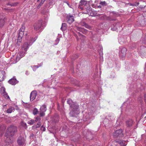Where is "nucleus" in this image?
I'll return each instance as SVG.
<instances>
[{"mask_svg":"<svg viewBox=\"0 0 146 146\" xmlns=\"http://www.w3.org/2000/svg\"><path fill=\"white\" fill-rule=\"evenodd\" d=\"M137 4H135L133 3H130L129 5L131 6H137L139 4V3H137Z\"/></svg>","mask_w":146,"mask_h":146,"instance_id":"37","label":"nucleus"},{"mask_svg":"<svg viewBox=\"0 0 146 146\" xmlns=\"http://www.w3.org/2000/svg\"><path fill=\"white\" fill-rule=\"evenodd\" d=\"M88 2L90 4L91 3H92V0H90ZM90 5V4L89 5Z\"/></svg>","mask_w":146,"mask_h":146,"instance_id":"48","label":"nucleus"},{"mask_svg":"<svg viewBox=\"0 0 146 146\" xmlns=\"http://www.w3.org/2000/svg\"><path fill=\"white\" fill-rule=\"evenodd\" d=\"M64 2L65 3H66L69 6V7L71 8H73L72 7V5H70L69 3L67 1H64Z\"/></svg>","mask_w":146,"mask_h":146,"instance_id":"36","label":"nucleus"},{"mask_svg":"<svg viewBox=\"0 0 146 146\" xmlns=\"http://www.w3.org/2000/svg\"><path fill=\"white\" fill-rule=\"evenodd\" d=\"M128 102L127 101L126 102H124L122 106L121 107V108H126V106H127L126 105H127V103Z\"/></svg>","mask_w":146,"mask_h":146,"instance_id":"29","label":"nucleus"},{"mask_svg":"<svg viewBox=\"0 0 146 146\" xmlns=\"http://www.w3.org/2000/svg\"><path fill=\"white\" fill-rule=\"evenodd\" d=\"M61 29L62 31H65L67 29V25L65 23H63L62 24V27L60 28Z\"/></svg>","mask_w":146,"mask_h":146,"instance_id":"23","label":"nucleus"},{"mask_svg":"<svg viewBox=\"0 0 146 146\" xmlns=\"http://www.w3.org/2000/svg\"><path fill=\"white\" fill-rule=\"evenodd\" d=\"M92 112L86 113L83 116V120L85 122L86 121V123L88 124L93 119L92 117Z\"/></svg>","mask_w":146,"mask_h":146,"instance_id":"5","label":"nucleus"},{"mask_svg":"<svg viewBox=\"0 0 146 146\" xmlns=\"http://www.w3.org/2000/svg\"><path fill=\"white\" fill-rule=\"evenodd\" d=\"M34 136V134H33V133H31V136L32 137V136Z\"/></svg>","mask_w":146,"mask_h":146,"instance_id":"51","label":"nucleus"},{"mask_svg":"<svg viewBox=\"0 0 146 146\" xmlns=\"http://www.w3.org/2000/svg\"><path fill=\"white\" fill-rule=\"evenodd\" d=\"M41 125L40 122H38V123L37 124L36 127H39Z\"/></svg>","mask_w":146,"mask_h":146,"instance_id":"39","label":"nucleus"},{"mask_svg":"<svg viewBox=\"0 0 146 146\" xmlns=\"http://www.w3.org/2000/svg\"><path fill=\"white\" fill-rule=\"evenodd\" d=\"M13 58H11V61H13V59H14V57H13Z\"/></svg>","mask_w":146,"mask_h":146,"instance_id":"50","label":"nucleus"},{"mask_svg":"<svg viewBox=\"0 0 146 146\" xmlns=\"http://www.w3.org/2000/svg\"><path fill=\"white\" fill-rule=\"evenodd\" d=\"M44 23L42 20L38 21L34 25V28L36 31H41L44 28Z\"/></svg>","mask_w":146,"mask_h":146,"instance_id":"4","label":"nucleus"},{"mask_svg":"<svg viewBox=\"0 0 146 146\" xmlns=\"http://www.w3.org/2000/svg\"><path fill=\"white\" fill-rule=\"evenodd\" d=\"M41 120V118L39 116L36 117L35 118V121H38Z\"/></svg>","mask_w":146,"mask_h":146,"instance_id":"34","label":"nucleus"},{"mask_svg":"<svg viewBox=\"0 0 146 146\" xmlns=\"http://www.w3.org/2000/svg\"><path fill=\"white\" fill-rule=\"evenodd\" d=\"M115 142L118 143L121 145L125 146L127 144V142L121 140H116L114 141Z\"/></svg>","mask_w":146,"mask_h":146,"instance_id":"13","label":"nucleus"},{"mask_svg":"<svg viewBox=\"0 0 146 146\" xmlns=\"http://www.w3.org/2000/svg\"><path fill=\"white\" fill-rule=\"evenodd\" d=\"M59 41V39L58 38H57V39L55 41L56 42V43L55 44V45L57 44L58 43Z\"/></svg>","mask_w":146,"mask_h":146,"instance_id":"42","label":"nucleus"},{"mask_svg":"<svg viewBox=\"0 0 146 146\" xmlns=\"http://www.w3.org/2000/svg\"><path fill=\"white\" fill-rule=\"evenodd\" d=\"M99 48L100 49V50H99V49H98V52L99 53V54L100 56V59L102 60L103 59V48L102 46L100 45L99 46Z\"/></svg>","mask_w":146,"mask_h":146,"instance_id":"19","label":"nucleus"},{"mask_svg":"<svg viewBox=\"0 0 146 146\" xmlns=\"http://www.w3.org/2000/svg\"><path fill=\"white\" fill-rule=\"evenodd\" d=\"M85 36L82 35L81 34L79 33H77L76 38L77 40H78L79 39H84Z\"/></svg>","mask_w":146,"mask_h":146,"instance_id":"22","label":"nucleus"},{"mask_svg":"<svg viewBox=\"0 0 146 146\" xmlns=\"http://www.w3.org/2000/svg\"><path fill=\"white\" fill-rule=\"evenodd\" d=\"M86 24V23H85L84 21H82L80 23L79 25H80L84 27V26H85Z\"/></svg>","mask_w":146,"mask_h":146,"instance_id":"28","label":"nucleus"},{"mask_svg":"<svg viewBox=\"0 0 146 146\" xmlns=\"http://www.w3.org/2000/svg\"><path fill=\"white\" fill-rule=\"evenodd\" d=\"M94 4H93V5H92V7H94Z\"/></svg>","mask_w":146,"mask_h":146,"instance_id":"53","label":"nucleus"},{"mask_svg":"<svg viewBox=\"0 0 146 146\" xmlns=\"http://www.w3.org/2000/svg\"><path fill=\"white\" fill-rule=\"evenodd\" d=\"M15 110V108L13 107H10L7 110V113H11L13 111Z\"/></svg>","mask_w":146,"mask_h":146,"instance_id":"25","label":"nucleus"},{"mask_svg":"<svg viewBox=\"0 0 146 146\" xmlns=\"http://www.w3.org/2000/svg\"><path fill=\"white\" fill-rule=\"evenodd\" d=\"M25 27H22L20 29L19 32L18 36V41L20 42V39H21L23 36L24 34V31Z\"/></svg>","mask_w":146,"mask_h":146,"instance_id":"11","label":"nucleus"},{"mask_svg":"<svg viewBox=\"0 0 146 146\" xmlns=\"http://www.w3.org/2000/svg\"><path fill=\"white\" fill-rule=\"evenodd\" d=\"M17 142L19 145H23L25 143L26 140L23 137L20 136L18 137Z\"/></svg>","mask_w":146,"mask_h":146,"instance_id":"9","label":"nucleus"},{"mask_svg":"<svg viewBox=\"0 0 146 146\" xmlns=\"http://www.w3.org/2000/svg\"><path fill=\"white\" fill-rule=\"evenodd\" d=\"M25 74L26 75H28L29 74V72L28 71H26L25 72Z\"/></svg>","mask_w":146,"mask_h":146,"instance_id":"47","label":"nucleus"},{"mask_svg":"<svg viewBox=\"0 0 146 146\" xmlns=\"http://www.w3.org/2000/svg\"><path fill=\"white\" fill-rule=\"evenodd\" d=\"M35 123V121L34 120H31L28 122V123L30 125H33Z\"/></svg>","mask_w":146,"mask_h":146,"instance_id":"27","label":"nucleus"},{"mask_svg":"<svg viewBox=\"0 0 146 146\" xmlns=\"http://www.w3.org/2000/svg\"><path fill=\"white\" fill-rule=\"evenodd\" d=\"M3 132H1V135H2L3 134Z\"/></svg>","mask_w":146,"mask_h":146,"instance_id":"52","label":"nucleus"},{"mask_svg":"<svg viewBox=\"0 0 146 146\" xmlns=\"http://www.w3.org/2000/svg\"><path fill=\"white\" fill-rule=\"evenodd\" d=\"M105 120H107V119H105Z\"/></svg>","mask_w":146,"mask_h":146,"instance_id":"56","label":"nucleus"},{"mask_svg":"<svg viewBox=\"0 0 146 146\" xmlns=\"http://www.w3.org/2000/svg\"><path fill=\"white\" fill-rule=\"evenodd\" d=\"M9 83L12 85H15L18 83V81L16 78H12L9 81Z\"/></svg>","mask_w":146,"mask_h":146,"instance_id":"16","label":"nucleus"},{"mask_svg":"<svg viewBox=\"0 0 146 146\" xmlns=\"http://www.w3.org/2000/svg\"><path fill=\"white\" fill-rule=\"evenodd\" d=\"M85 13L88 14L90 16L94 17L97 15V13L96 11H94L90 7L88 9H87V12Z\"/></svg>","mask_w":146,"mask_h":146,"instance_id":"8","label":"nucleus"},{"mask_svg":"<svg viewBox=\"0 0 146 146\" xmlns=\"http://www.w3.org/2000/svg\"><path fill=\"white\" fill-rule=\"evenodd\" d=\"M139 3L138 2H135L134 3H133L134 4H137V3Z\"/></svg>","mask_w":146,"mask_h":146,"instance_id":"49","label":"nucleus"},{"mask_svg":"<svg viewBox=\"0 0 146 146\" xmlns=\"http://www.w3.org/2000/svg\"><path fill=\"white\" fill-rule=\"evenodd\" d=\"M21 125L23 127L26 128L27 127V124L25 123L24 122L22 121L21 122Z\"/></svg>","mask_w":146,"mask_h":146,"instance_id":"32","label":"nucleus"},{"mask_svg":"<svg viewBox=\"0 0 146 146\" xmlns=\"http://www.w3.org/2000/svg\"><path fill=\"white\" fill-rule=\"evenodd\" d=\"M38 112V110L36 108H35L33 111V114L34 115H35L36 114H37Z\"/></svg>","mask_w":146,"mask_h":146,"instance_id":"26","label":"nucleus"},{"mask_svg":"<svg viewBox=\"0 0 146 146\" xmlns=\"http://www.w3.org/2000/svg\"><path fill=\"white\" fill-rule=\"evenodd\" d=\"M121 117H119L118 119L117 120V123H120V121H121Z\"/></svg>","mask_w":146,"mask_h":146,"instance_id":"41","label":"nucleus"},{"mask_svg":"<svg viewBox=\"0 0 146 146\" xmlns=\"http://www.w3.org/2000/svg\"><path fill=\"white\" fill-rule=\"evenodd\" d=\"M37 38V36H36L34 38H32L30 39L29 40H28L27 42L24 43L22 48L21 51L17 54L16 56V59L13 62V63H16L21 58L25 56L29 46L33 43L36 39Z\"/></svg>","mask_w":146,"mask_h":146,"instance_id":"1","label":"nucleus"},{"mask_svg":"<svg viewBox=\"0 0 146 146\" xmlns=\"http://www.w3.org/2000/svg\"><path fill=\"white\" fill-rule=\"evenodd\" d=\"M2 91H3V94L4 97L6 99H9V96L5 91V88H4L2 87Z\"/></svg>","mask_w":146,"mask_h":146,"instance_id":"18","label":"nucleus"},{"mask_svg":"<svg viewBox=\"0 0 146 146\" xmlns=\"http://www.w3.org/2000/svg\"><path fill=\"white\" fill-rule=\"evenodd\" d=\"M15 58H16V57H15Z\"/></svg>","mask_w":146,"mask_h":146,"instance_id":"55","label":"nucleus"},{"mask_svg":"<svg viewBox=\"0 0 146 146\" xmlns=\"http://www.w3.org/2000/svg\"><path fill=\"white\" fill-rule=\"evenodd\" d=\"M17 130V128L14 125H11L7 129V131L6 133V136L7 137L6 141L9 145L13 142L12 140H11L12 138H11V137L14 135Z\"/></svg>","mask_w":146,"mask_h":146,"instance_id":"2","label":"nucleus"},{"mask_svg":"<svg viewBox=\"0 0 146 146\" xmlns=\"http://www.w3.org/2000/svg\"><path fill=\"white\" fill-rule=\"evenodd\" d=\"M45 111H40V116L42 117L44 116L45 115V113L44 112Z\"/></svg>","mask_w":146,"mask_h":146,"instance_id":"35","label":"nucleus"},{"mask_svg":"<svg viewBox=\"0 0 146 146\" xmlns=\"http://www.w3.org/2000/svg\"><path fill=\"white\" fill-rule=\"evenodd\" d=\"M144 100L146 104V94H145L144 96Z\"/></svg>","mask_w":146,"mask_h":146,"instance_id":"43","label":"nucleus"},{"mask_svg":"<svg viewBox=\"0 0 146 146\" xmlns=\"http://www.w3.org/2000/svg\"><path fill=\"white\" fill-rule=\"evenodd\" d=\"M67 102L70 107L72 108V110L70 113V115L72 117H76L80 113L78 104L76 102H73L70 99H68Z\"/></svg>","mask_w":146,"mask_h":146,"instance_id":"3","label":"nucleus"},{"mask_svg":"<svg viewBox=\"0 0 146 146\" xmlns=\"http://www.w3.org/2000/svg\"><path fill=\"white\" fill-rule=\"evenodd\" d=\"M84 27L90 30L92 29V27L87 24H86Z\"/></svg>","mask_w":146,"mask_h":146,"instance_id":"30","label":"nucleus"},{"mask_svg":"<svg viewBox=\"0 0 146 146\" xmlns=\"http://www.w3.org/2000/svg\"><path fill=\"white\" fill-rule=\"evenodd\" d=\"M40 111H46V105L44 104L40 107Z\"/></svg>","mask_w":146,"mask_h":146,"instance_id":"24","label":"nucleus"},{"mask_svg":"<svg viewBox=\"0 0 146 146\" xmlns=\"http://www.w3.org/2000/svg\"><path fill=\"white\" fill-rule=\"evenodd\" d=\"M39 0H38L37 1V2H38Z\"/></svg>","mask_w":146,"mask_h":146,"instance_id":"57","label":"nucleus"},{"mask_svg":"<svg viewBox=\"0 0 146 146\" xmlns=\"http://www.w3.org/2000/svg\"><path fill=\"white\" fill-rule=\"evenodd\" d=\"M100 4L102 5H106V3L105 1H102L100 2Z\"/></svg>","mask_w":146,"mask_h":146,"instance_id":"38","label":"nucleus"},{"mask_svg":"<svg viewBox=\"0 0 146 146\" xmlns=\"http://www.w3.org/2000/svg\"><path fill=\"white\" fill-rule=\"evenodd\" d=\"M100 6H98V7L99 8H100Z\"/></svg>","mask_w":146,"mask_h":146,"instance_id":"54","label":"nucleus"},{"mask_svg":"<svg viewBox=\"0 0 146 146\" xmlns=\"http://www.w3.org/2000/svg\"><path fill=\"white\" fill-rule=\"evenodd\" d=\"M117 29V28L115 27H114V28H111V29L113 31H115Z\"/></svg>","mask_w":146,"mask_h":146,"instance_id":"44","label":"nucleus"},{"mask_svg":"<svg viewBox=\"0 0 146 146\" xmlns=\"http://www.w3.org/2000/svg\"><path fill=\"white\" fill-rule=\"evenodd\" d=\"M67 22L69 24L72 23L74 21V17L73 16L68 15L67 17Z\"/></svg>","mask_w":146,"mask_h":146,"instance_id":"14","label":"nucleus"},{"mask_svg":"<svg viewBox=\"0 0 146 146\" xmlns=\"http://www.w3.org/2000/svg\"><path fill=\"white\" fill-rule=\"evenodd\" d=\"M41 129L43 131H45L46 130V128L43 126H42L41 127Z\"/></svg>","mask_w":146,"mask_h":146,"instance_id":"40","label":"nucleus"},{"mask_svg":"<svg viewBox=\"0 0 146 146\" xmlns=\"http://www.w3.org/2000/svg\"><path fill=\"white\" fill-rule=\"evenodd\" d=\"M45 0H42L40 3H41V5H42L44 2Z\"/></svg>","mask_w":146,"mask_h":146,"instance_id":"46","label":"nucleus"},{"mask_svg":"<svg viewBox=\"0 0 146 146\" xmlns=\"http://www.w3.org/2000/svg\"><path fill=\"white\" fill-rule=\"evenodd\" d=\"M41 3H40L37 7V9H39L41 7Z\"/></svg>","mask_w":146,"mask_h":146,"instance_id":"45","label":"nucleus"},{"mask_svg":"<svg viewBox=\"0 0 146 146\" xmlns=\"http://www.w3.org/2000/svg\"><path fill=\"white\" fill-rule=\"evenodd\" d=\"M39 67V66H33L32 68L33 69V70L34 71H35L36 70V69L38 68Z\"/></svg>","mask_w":146,"mask_h":146,"instance_id":"31","label":"nucleus"},{"mask_svg":"<svg viewBox=\"0 0 146 146\" xmlns=\"http://www.w3.org/2000/svg\"><path fill=\"white\" fill-rule=\"evenodd\" d=\"M77 29L78 31L82 32L83 34H86L87 31L86 29L79 27H77Z\"/></svg>","mask_w":146,"mask_h":146,"instance_id":"20","label":"nucleus"},{"mask_svg":"<svg viewBox=\"0 0 146 146\" xmlns=\"http://www.w3.org/2000/svg\"><path fill=\"white\" fill-rule=\"evenodd\" d=\"M37 93L36 91H33L31 93L30 95V100L33 101L34 100L36 96Z\"/></svg>","mask_w":146,"mask_h":146,"instance_id":"12","label":"nucleus"},{"mask_svg":"<svg viewBox=\"0 0 146 146\" xmlns=\"http://www.w3.org/2000/svg\"><path fill=\"white\" fill-rule=\"evenodd\" d=\"M111 146H113L111 145Z\"/></svg>","mask_w":146,"mask_h":146,"instance_id":"58","label":"nucleus"},{"mask_svg":"<svg viewBox=\"0 0 146 146\" xmlns=\"http://www.w3.org/2000/svg\"><path fill=\"white\" fill-rule=\"evenodd\" d=\"M121 129H119L116 130L113 134V136L115 138L117 137H122L123 136V135L122 133Z\"/></svg>","mask_w":146,"mask_h":146,"instance_id":"7","label":"nucleus"},{"mask_svg":"<svg viewBox=\"0 0 146 146\" xmlns=\"http://www.w3.org/2000/svg\"><path fill=\"white\" fill-rule=\"evenodd\" d=\"M126 51L127 49L125 48L122 46L119 47V55L121 58L125 56Z\"/></svg>","mask_w":146,"mask_h":146,"instance_id":"6","label":"nucleus"},{"mask_svg":"<svg viewBox=\"0 0 146 146\" xmlns=\"http://www.w3.org/2000/svg\"><path fill=\"white\" fill-rule=\"evenodd\" d=\"M80 4L79 5L78 8L82 9L83 8L81 7V5H86L87 4V1L86 0H81L80 1Z\"/></svg>","mask_w":146,"mask_h":146,"instance_id":"21","label":"nucleus"},{"mask_svg":"<svg viewBox=\"0 0 146 146\" xmlns=\"http://www.w3.org/2000/svg\"><path fill=\"white\" fill-rule=\"evenodd\" d=\"M5 23V17L2 15L0 16V27H2Z\"/></svg>","mask_w":146,"mask_h":146,"instance_id":"15","label":"nucleus"},{"mask_svg":"<svg viewBox=\"0 0 146 146\" xmlns=\"http://www.w3.org/2000/svg\"><path fill=\"white\" fill-rule=\"evenodd\" d=\"M119 41V42H122L123 43H125L126 42V41H124L123 40V38H119L118 39Z\"/></svg>","mask_w":146,"mask_h":146,"instance_id":"33","label":"nucleus"},{"mask_svg":"<svg viewBox=\"0 0 146 146\" xmlns=\"http://www.w3.org/2000/svg\"><path fill=\"white\" fill-rule=\"evenodd\" d=\"M135 122L132 119H129L126 120L125 123L126 126L130 128L134 124Z\"/></svg>","mask_w":146,"mask_h":146,"instance_id":"10","label":"nucleus"},{"mask_svg":"<svg viewBox=\"0 0 146 146\" xmlns=\"http://www.w3.org/2000/svg\"><path fill=\"white\" fill-rule=\"evenodd\" d=\"M5 72L3 70L0 71V81L1 82L3 81L5 77Z\"/></svg>","mask_w":146,"mask_h":146,"instance_id":"17","label":"nucleus"}]
</instances>
